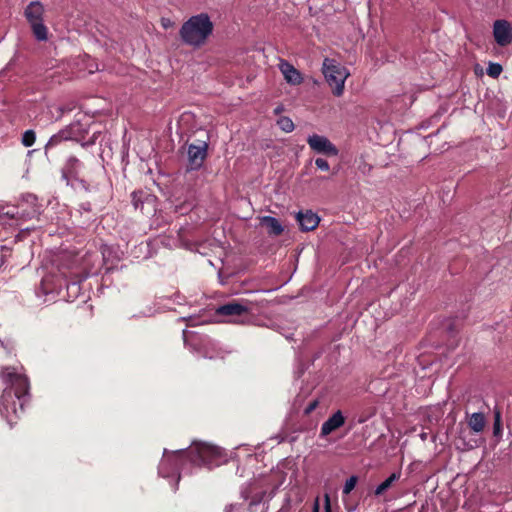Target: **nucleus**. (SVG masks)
<instances>
[{
  "mask_svg": "<svg viewBox=\"0 0 512 512\" xmlns=\"http://www.w3.org/2000/svg\"><path fill=\"white\" fill-rule=\"evenodd\" d=\"M223 457L221 448L203 442H194L188 449H179L169 452L164 449L163 459L159 465V474L167 477L164 473L166 465L172 467V471H178L185 461H190L196 466L218 465L219 460Z\"/></svg>",
  "mask_w": 512,
  "mask_h": 512,
  "instance_id": "obj_1",
  "label": "nucleus"
},
{
  "mask_svg": "<svg viewBox=\"0 0 512 512\" xmlns=\"http://www.w3.org/2000/svg\"><path fill=\"white\" fill-rule=\"evenodd\" d=\"M213 30L214 24L209 15L207 13H200L191 16L182 24L179 36L183 43L199 48L206 43Z\"/></svg>",
  "mask_w": 512,
  "mask_h": 512,
  "instance_id": "obj_2",
  "label": "nucleus"
},
{
  "mask_svg": "<svg viewBox=\"0 0 512 512\" xmlns=\"http://www.w3.org/2000/svg\"><path fill=\"white\" fill-rule=\"evenodd\" d=\"M322 72L332 89V93L337 97L341 96L344 92L345 80L349 76L347 69L341 66L336 60L325 58Z\"/></svg>",
  "mask_w": 512,
  "mask_h": 512,
  "instance_id": "obj_3",
  "label": "nucleus"
},
{
  "mask_svg": "<svg viewBox=\"0 0 512 512\" xmlns=\"http://www.w3.org/2000/svg\"><path fill=\"white\" fill-rule=\"evenodd\" d=\"M44 6L39 1L30 2L24 10V16L30 25L33 36L38 41L48 40V28L44 24Z\"/></svg>",
  "mask_w": 512,
  "mask_h": 512,
  "instance_id": "obj_4",
  "label": "nucleus"
},
{
  "mask_svg": "<svg viewBox=\"0 0 512 512\" xmlns=\"http://www.w3.org/2000/svg\"><path fill=\"white\" fill-rule=\"evenodd\" d=\"M17 398L13 389L5 388L0 397V413L7 420L10 428L16 423L19 418L17 410Z\"/></svg>",
  "mask_w": 512,
  "mask_h": 512,
  "instance_id": "obj_5",
  "label": "nucleus"
},
{
  "mask_svg": "<svg viewBox=\"0 0 512 512\" xmlns=\"http://www.w3.org/2000/svg\"><path fill=\"white\" fill-rule=\"evenodd\" d=\"M208 144L205 141H196L188 145L187 155L189 170H198L207 157Z\"/></svg>",
  "mask_w": 512,
  "mask_h": 512,
  "instance_id": "obj_6",
  "label": "nucleus"
},
{
  "mask_svg": "<svg viewBox=\"0 0 512 512\" xmlns=\"http://www.w3.org/2000/svg\"><path fill=\"white\" fill-rule=\"evenodd\" d=\"M309 147L316 153L323 154L325 156H337V147L325 136L318 134L310 135L307 139Z\"/></svg>",
  "mask_w": 512,
  "mask_h": 512,
  "instance_id": "obj_7",
  "label": "nucleus"
},
{
  "mask_svg": "<svg viewBox=\"0 0 512 512\" xmlns=\"http://www.w3.org/2000/svg\"><path fill=\"white\" fill-rule=\"evenodd\" d=\"M493 36L499 46H508L512 42L511 24L506 20H496L493 24Z\"/></svg>",
  "mask_w": 512,
  "mask_h": 512,
  "instance_id": "obj_8",
  "label": "nucleus"
},
{
  "mask_svg": "<svg viewBox=\"0 0 512 512\" xmlns=\"http://www.w3.org/2000/svg\"><path fill=\"white\" fill-rule=\"evenodd\" d=\"M296 220L299 223L300 229L305 232L315 230L320 222L319 216L311 210L299 212L296 215Z\"/></svg>",
  "mask_w": 512,
  "mask_h": 512,
  "instance_id": "obj_9",
  "label": "nucleus"
},
{
  "mask_svg": "<svg viewBox=\"0 0 512 512\" xmlns=\"http://www.w3.org/2000/svg\"><path fill=\"white\" fill-rule=\"evenodd\" d=\"M345 424V417L340 410L333 413L321 426L320 436L326 437Z\"/></svg>",
  "mask_w": 512,
  "mask_h": 512,
  "instance_id": "obj_10",
  "label": "nucleus"
},
{
  "mask_svg": "<svg viewBox=\"0 0 512 512\" xmlns=\"http://www.w3.org/2000/svg\"><path fill=\"white\" fill-rule=\"evenodd\" d=\"M8 389H13L15 397L19 402L20 411L23 412L24 397L28 394L29 384L27 379L21 376H15L12 379L11 386Z\"/></svg>",
  "mask_w": 512,
  "mask_h": 512,
  "instance_id": "obj_11",
  "label": "nucleus"
},
{
  "mask_svg": "<svg viewBox=\"0 0 512 512\" xmlns=\"http://www.w3.org/2000/svg\"><path fill=\"white\" fill-rule=\"evenodd\" d=\"M263 485L259 481L250 484V487L243 491V497L250 500V506L258 505L262 502L266 495V490H263Z\"/></svg>",
  "mask_w": 512,
  "mask_h": 512,
  "instance_id": "obj_12",
  "label": "nucleus"
},
{
  "mask_svg": "<svg viewBox=\"0 0 512 512\" xmlns=\"http://www.w3.org/2000/svg\"><path fill=\"white\" fill-rule=\"evenodd\" d=\"M280 70L285 78V80L292 85H299L302 83L303 78L301 73L289 62L281 61Z\"/></svg>",
  "mask_w": 512,
  "mask_h": 512,
  "instance_id": "obj_13",
  "label": "nucleus"
},
{
  "mask_svg": "<svg viewBox=\"0 0 512 512\" xmlns=\"http://www.w3.org/2000/svg\"><path fill=\"white\" fill-rule=\"evenodd\" d=\"M217 314L225 316H240L248 312V308L235 301L221 305L216 310Z\"/></svg>",
  "mask_w": 512,
  "mask_h": 512,
  "instance_id": "obj_14",
  "label": "nucleus"
},
{
  "mask_svg": "<svg viewBox=\"0 0 512 512\" xmlns=\"http://www.w3.org/2000/svg\"><path fill=\"white\" fill-rule=\"evenodd\" d=\"M60 272L67 279V288H69L70 285L77 286L82 282L83 279H85V276L82 274V271L78 267H72L67 271L64 267H61Z\"/></svg>",
  "mask_w": 512,
  "mask_h": 512,
  "instance_id": "obj_15",
  "label": "nucleus"
},
{
  "mask_svg": "<svg viewBox=\"0 0 512 512\" xmlns=\"http://www.w3.org/2000/svg\"><path fill=\"white\" fill-rule=\"evenodd\" d=\"M261 223L266 227L267 232L270 236H279L283 233L284 228L278 219L272 216H264L261 219Z\"/></svg>",
  "mask_w": 512,
  "mask_h": 512,
  "instance_id": "obj_16",
  "label": "nucleus"
},
{
  "mask_svg": "<svg viewBox=\"0 0 512 512\" xmlns=\"http://www.w3.org/2000/svg\"><path fill=\"white\" fill-rule=\"evenodd\" d=\"M469 428L475 433L483 432L486 426V418L482 412L472 413L467 420Z\"/></svg>",
  "mask_w": 512,
  "mask_h": 512,
  "instance_id": "obj_17",
  "label": "nucleus"
},
{
  "mask_svg": "<svg viewBox=\"0 0 512 512\" xmlns=\"http://www.w3.org/2000/svg\"><path fill=\"white\" fill-rule=\"evenodd\" d=\"M70 138H71V133H69L68 130H65V128L60 130L58 133H56L50 137L49 141L45 145V154H47L48 150L59 145L63 141L70 140Z\"/></svg>",
  "mask_w": 512,
  "mask_h": 512,
  "instance_id": "obj_18",
  "label": "nucleus"
},
{
  "mask_svg": "<svg viewBox=\"0 0 512 512\" xmlns=\"http://www.w3.org/2000/svg\"><path fill=\"white\" fill-rule=\"evenodd\" d=\"M65 130H68L69 133H71L70 140L77 142H82L85 139V134L87 133L86 129L79 122L70 124L65 128Z\"/></svg>",
  "mask_w": 512,
  "mask_h": 512,
  "instance_id": "obj_19",
  "label": "nucleus"
},
{
  "mask_svg": "<svg viewBox=\"0 0 512 512\" xmlns=\"http://www.w3.org/2000/svg\"><path fill=\"white\" fill-rule=\"evenodd\" d=\"M401 476L400 472L392 473L387 479H385L374 491L376 496L382 495L385 491H387L395 481L399 480Z\"/></svg>",
  "mask_w": 512,
  "mask_h": 512,
  "instance_id": "obj_20",
  "label": "nucleus"
},
{
  "mask_svg": "<svg viewBox=\"0 0 512 512\" xmlns=\"http://www.w3.org/2000/svg\"><path fill=\"white\" fill-rule=\"evenodd\" d=\"M493 435L496 438L502 436L501 410L498 407L494 408Z\"/></svg>",
  "mask_w": 512,
  "mask_h": 512,
  "instance_id": "obj_21",
  "label": "nucleus"
},
{
  "mask_svg": "<svg viewBox=\"0 0 512 512\" xmlns=\"http://www.w3.org/2000/svg\"><path fill=\"white\" fill-rule=\"evenodd\" d=\"M277 123L280 129L286 133L294 130V123L289 117L283 116L277 121Z\"/></svg>",
  "mask_w": 512,
  "mask_h": 512,
  "instance_id": "obj_22",
  "label": "nucleus"
},
{
  "mask_svg": "<svg viewBox=\"0 0 512 512\" xmlns=\"http://www.w3.org/2000/svg\"><path fill=\"white\" fill-rule=\"evenodd\" d=\"M36 141L34 130H26L22 135V144L25 147H31Z\"/></svg>",
  "mask_w": 512,
  "mask_h": 512,
  "instance_id": "obj_23",
  "label": "nucleus"
},
{
  "mask_svg": "<svg viewBox=\"0 0 512 512\" xmlns=\"http://www.w3.org/2000/svg\"><path fill=\"white\" fill-rule=\"evenodd\" d=\"M357 482H358V477L355 475L348 478L346 480L343 490H342L343 496L349 495L351 493V491L355 488Z\"/></svg>",
  "mask_w": 512,
  "mask_h": 512,
  "instance_id": "obj_24",
  "label": "nucleus"
},
{
  "mask_svg": "<svg viewBox=\"0 0 512 512\" xmlns=\"http://www.w3.org/2000/svg\"><path fill=\"white\" fill-rule=\"evenodd\" d=\"M503 68L499 63H490L487 68V74L492 78H497L502 73Z\"/></svg>",
  "mask_w": 512,
  "mask_h": 512,
  "instance_id": "obj_25",
  "label": "nucleus"
},
{
  "mask_svg": "<svg viewBox=\"0 0 512 512\" xmlns=\"http://www.w3.org/2000/svg\"><path fill=\"white\" fill-rule=\"evenodd\" d=\"M315 165L317 166L318 169L322 171H328L330 169L328 161L323 158H317L315 160Z\"/></svg>",
  "mask_w": 512,
  "mask_h": 512,
  "instance_id": "obj_26",
  "label": "nucleus"
},
{
  "mask_svg": "<svg viewBox=\"0 0 512 512\" xmlns=\"http://www.w3.org/2000/svg\"><path fill=\"white\" fill-rule=\"evenodd\" d=\"M39 214V211L36 209V208H32L31 211H24L21 213V218H25V219H33L35 218L37 215Z\"/></svg>",
  "mask_w": 512,
  "mask_h": 512,
  "instance_id": "obj_27",
  "label": "nucleus"
},
{
  "mask_svg": "<svg viewBox=\"0 0 512 512\" xmlns=\"http://www.w3.org/2000/svg\"><path fill=\"white\" fill-rule=\"evenodd\" d=\"M318 404H319L318 400H313V401H311V402L307 405V407L305 408L304 413H305L306 415H309L310 413H312V412L317 408Z\"/></svg>",
  "mask_w": 512,
  "mask_h": 512,
  "instance_id": "obj_28",
  "label": "nucleus"
},
{
  "mask_svg": "<svg viewBox=\"0 0 512 512\" xmlns=\"http://www.w3.org/2000/svg\"><path fill=\"white\" fill-rule=\"evenodd\" d=\"M94 143H95V136H93L91 140H89L85 143H82V146L93 145Z\"/></svg>",
  "mask_w": 512,
  "mask_h": 512,
  "instance_id": "obj_29",
  "label": "nucleus"
},
{
  "mask_svg": "<svg viewBox=\"0 0 512 512\" xmlns=\"http://www.w3.org/2000/svg\"><path fill=\"white\" fill-rule=\"evenodd\" d=\"M468 446H469V447H468L469 449H472V448H474V447H477V446H478L477 441H474V444H469Z\"/></svg>",
  "mask_w": 512,
  "mask_h": 512,
  "instance_id": "obj_30",
  "label": "nucleus"
},
{
  "mask_svg": "<svg viewBox=\"0 0 512 512\" xmlns=\"http://www.w3.org/2000/svg\"><path fill=\"white\" fill-rule=\"evenodd\" d=\"M326 511L330 512V504H329V499L328 498H327V504H326Z\"/></svg>",
  "mask_w": 512,
  "mask_h": 512,
  "instance_id": "obj_31",
  "label": "nucleus"
}]
</instances>
